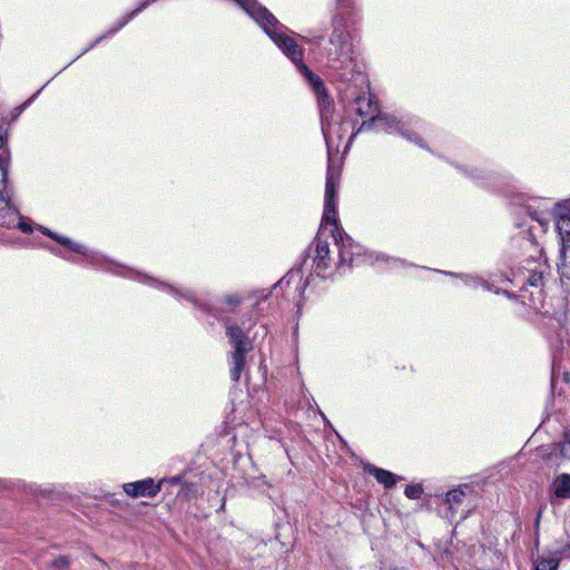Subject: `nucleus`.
Instances as JSON below:
<instances>
[{"label": "nucleus", "instance_id": "20e7f679", "mask_svg": "<svg viewBox=\"0 0 570 570\" xmlns=\"http://www.w3.org/2000/svg\"><path fill=\"white\" fill-rule=\"evenodd\" d=\"M337 185L338 174L330 165L326 174L324 213L321 225L322 233H324L327 229L328 225L337 224Z\"/></svg>", "mask_w": 570, "mask_h": 570}, {"label": "nucleus", "instance_id": "ddd939ff", "mask_svg": "<svg viewBox=\"0 0 570 570\" xmlns=\"http://www.w3.org/2000/svg\"><path fill=\"white\" fill-rule=\"evenodd\" d=\"M367 471L377 480V482L383 484L386 489L393 488L396 483L397 476L387 470L376 466H368Z\"/></svg>", "mask_w": 570, "mask_h": 570}, {"label": "nucleus", "instance_id": "9b49d317", "mask_svg": "<svg viewBox=\"0 0 570 570\" xmlns=\"http://www.w3.org/2000/svg\"><path fill=\"white\" fill-rule=\"evenodd\" d=\"M356 104V111L361 117H370L372 119V116H375V111L377 109L376 104L372 102V98L368 96H360L355 100ZM372 128V120L370 122H363L361 127L357 129V132L362 130H368Z\"/></svg>", "mask_w": 570, "mask_h": 570}, {"label": "nucleus", "instance_id": "4c0bfd02", "mask_svg": "<svg viewBox=\"0 0 570 570\" xmlns=\"http://www.w3.org/2000/svg\"><path fill=\"white\" fill-rule=\"evenodd\" d=\"M465 518H466V513L461 515V519H465Z\"/></svg>", "mask_w": 570, "mask_h": 570}, {"label": "nucleus", "instance_id": "72a5a7b5", "mask_svg": "<svg viewBox=\"0 0 570 570\" xmlns=\"http://www.w3.org/2000/svg\"><path fill=\"white\" fill-rule=\"evenodd\" d=\"M482 285L484 286L485 289L491 291V287L487 282H482Z\"/></svg>", "mask_w": 570, "mask_h": 570}, {"label": "nucleus", "instance_id": "c85d7f7f", "mask_svg": "<svg viewBox=\"0 0 570 570\" xmlns=\"http://www.w3.org/2000/svg\"><path fill=\"white\" fill-rule=\"evenodd\" d=\"M19 228L23 232V233H30L31 229L29 227V225H27L26 223H19Z\"/></svg>", "mask_w": 570, "mask_h": 570}, {"label": "nucleus", "instance_id": "5701e85b", "mask_svg": "<svg viewBox=\"0 0 570 570\" xmlns=\"http://www.w3.org/2000/svg\"><path fill=\"white\" fill-rule=\"evenodd\" d=\"M302 269L301 268H293L292 271H289L286 276H284L278 285L281 287H283L285 284L286 285H289L291 283H293L295 279H297L298 282L302 279Z\"/></svg>", "mask_w": 570, "mask_h": 570}, {"label": "nucleus", "instance_id": "473e14b6", "mask_svg": "<svg viewBox=\"0 0 570 570\" xmlns=\"http://www.w3.org/2000/svg\"><path fill=\"white\" fill-rule=\"evenodd\" d=\"M40 91H37L32 97H30V99L23 105L22 108H24L27 105L31 104V101L37 97V95L39 94Z\"/></svg>", "mask_w": 570, "mask_h": 570}, {"label": "nucleus", "instance_id": "c9c22d12", "mask_svg": "<svg viewBox=\"0 0 570 570\" xmlns=\"http://www.w3.org/2000/svg\"><path fill=\"white\" fill-rule=\"evenodd\" d=\"M442 273H443V274H446V271H443ZM448 275L456 276V275H455V274H453V273H448Z\"/></svg>", "mask_w": 570, "mask_h": 570}, {"label": "nucleus", "instance_id": "f704fd0d", "mask_svg": "<svg viewBox=\"0 0 570 570\" xmlns=\"http://www.w3.org/2000/svg\"><path fill=\"white\" fill-rule=\"evenodd\" d=\"M177 482H179V478L175 476L171 479V483H177Z\"/></svg>", "mask_w": 570, "mask_h": 570}, {"label": "nucleus", "instance_id": "412c9836", "mask_svg": "<svg viewBox=\"0 0 570 570\" xmlns=\"http://www.w3.org/2000/svg\"><path fill=\"white\" fill-rule=\"evenodd\" d=\"M559 562V558H541L537 561L534 570H557Z\"/></svg>", "mask_w": 570, "mask_h": 570}, {"label": "nucleus", "instance_id": "c756f323", "mask_svg": "<svg viewBox=\"0 0 570 570\" xmlns=\"http://www.w3.org/2000/svg\"><path fill=\"white\" fill-rule=\"evenodd\" d=\"M322 37H313L312 39L307 40L312 45L320 46L321 45Z\"/></svg>", "mask_w": 570, "mask_h": 570}, {"label": "nucleus", "instance_id": "f8f14e48", "mask_svg": "<svg viewBox=\"0 0 570 570\" xmlns=\"http://www.w3.org/2000/svg\"><path fill=\"white\" fill-rule=\"evenodd\" d=\"M465 497H466V494L461 487L446 492L445 499H444V504L448 505L446 518L449 520L454 519L455 513H456L459 507L462 505Z\"/></svg>", "mask_w": 570, "mask_h": 570}, {"label": "nucleus", "instance_id": "cd10ccee", "mask_svg": "<svg viewBox=\"0 0 570 570\" xmlns=\"http://www.w3.org/2000/svg\"><path fill=\"white\" fill-rule=\"evenodd\" d=\"M363 253V248L361 247V249H354V258H355V262L354 264H360L363 262L362 259V254Z\"/></svg>", "mask_w": 570, "mask_h": 570}, {"label": "nucleus", "instance_id": "393cba45", "mask_svg": "<svg viewBox=\"0 0 570 570\" xmlns=\"http://www.w3.org/2000/svg\"><path fill=\"white\" fill-rule=\"evenodd\" d=\"M68 566H69V559L65 556H60V557L56 558L55 560H52V562H51V567L57 568V569H63Z\"/></svg>", "mask_w": 570, "mask_h": 570}, {"label": "nucleus", "instance_id": "7c9ffc66", "mask_svg": "<svg viewBox=\"0 0 570 570\" xmlns=\"http://www.w3.org/2000/svg\"><path fill=\"white\" fill-rule=\"evenodd\" d=\"M337 6L340 9L348 7V0H337Z\"/></svg>", "mask_w": 570, "mask_h": 570}, {"label": "nucleus", "instance_id": "4be33fe9", "mask_svg": "<svg viewBox=\"0 0 570 570\" xmlns=\"http://www.w3.org/2000/svg\"><path fill=\"white\" fill-rule=\"evenodd\" d=\"M529 215L532 219L537 220L541 227H547L549 224V213L542 210H532L531 207H528Z\"/></svg>", "mask_w": 570, "mask_h": 570}, {"label": "nucleus", "instance_id": "9d476101", "mask_svg": "<svg viewBox=\"0 0 570 570\" xmlns=\"http://www.w3.org/2000/svg\"><path fill=\"white\" fill-rule=\"evenodd\" d=\"M125 493L131 498H154L160 491V483L156 484L150 478L122 484Z\"/></svg>", "mask_w": 570, "mask_h": 570}, {"label": "nucleus", "instance_id": "4468645a", "mask_svg": "<svg viewBox=\"0 0 570 570\" xmlns=\"http://www.w3.org/2000/svg\"><path fill=\"white\" fill-rule=\"evenodd\" d=\"M553 494L559 499H570V474L562 473L554 480Z\"/></svg>", "mask_w": 570, "mask_h": 570}, {"label": "nucleus", "instance_id": "6e6552de", "mask_svg": "<svg viewBox=\"0 0 570 570\" xmlns=\"http://www.w3.org/2000/svg\"><path fill=\"white\" fill-rule=\"evenodd\" d=\"M556 228L560 237L558 271L561 277L570 279V228L564 227L563 220H557Z\"/></svg>", "mask_w": 570, "mask_h": 570}, {"label": "nucleus", "instance_id": "e433bc0d", "mask_svg": "<svg viewBox=\"0 0 570 570\" xmlns=\"http://www.w3.org/2000/svg\"><path fill=\"white\" fill-rule=\"evenodd\" d=\"M356 132L352 134V136L350 137V141L355 137Z\"/></svg>", "mask_w": 570, "mask_h": 570}, {"label": "nucleus", "instance_id": "bb28decb", "mask_svg": "<svg viewBox=\"0 0 570 570\" xmlns=\"http://www.w3.org/2000/svg\"><path fill=\"white\" fill-rule=\"evenodd\" d=\"M458 276L461 277L462 279H464L465 284H468V285H471V284L478 285L480 283L476 277H473L470 275H458Z\"/></svg>", "mask_w": 570, "mask_h": 570}, {"label": "nucleus", "instance_id": "a211bd4d", "mask_svg": "<svg viewBox=\"0 0 570 570\" xmlns=\"http://www.w3.org/2000/svg\"><path fill=\"white\" fill-rule=\"evenodd\" d=\"M554 218L556 222L563 220L564 227L570 228V202L556 205Z\"/></svg>", "mask_w": 570, "mask_h": 570}, {"label": "nucleus", "instance_id": "423d86ee", "mask_svg": "<svg viewBox=\"0 0 570 570\" xmlns=\"http://www.w3.org/2000/svg\"><path fill=\"white\" fill-rule=\"evenodd\" d=\"M330 234L338 250V267L352 266L355 262L354 249H361V245L354 240L338 227V224L328 225Z\"/></svg>", "mask_w": 570, "mask_h": 570}, {"label": "nucleus", "instance_id": "0eeeda50", "mask_svg": "<svg viewBox=\"0 0 570 570\" xmlns=\"http://www.w3.org/2000/svg\"><path fill=\"white\" fill-rule=\"evenodd\" d=\"M313 246L314 256L312 261L314 271L318 276H325L331 269L334 261L331 255L330 244L318 235L315 238Z\"/></svg>", "mask_w": 570, "mask_h": 570}, {"label": "nucleus", "instance_id": "39448f33", "mask_svg": "<svg viewBox=\"0 0 570 570\" xmlns=\"http://www.w3.org/2000/svg\"><path fill=\"white\" fill-rule=\"evenodd\" d=\"M372 127L389 134H399L411 142L424 148V144L414 129L410 125L396 119L394 116L382 114L372 116Z\"/></svg>", "mask_w": 570, "mask_h": 570}, {"label": "nucleus", "instance_id": "dca6fc26", "mask_svg": "<svg viewBox=\"0 0 570 570\" xmlns=\"http://www.w3.org/2000/svg\"><path fill=\"white\" fill-rule=\"evenodd\" d=\"M4 144V131L0 126V180L4 183L8 179V168H9V155L6 149H3Z\"/></svg>", "mask_w": 570, "mask_h": 570}, {"label": "nucleus", "instance_id": "a878e982", "mask_svg": "<svg viewBox=\"0 0 570 570\" xmlns=\"http://www.w3.org/2000/svg\"><path fill=\"white\" fill-rule=\"evenodd\" d=\"M242 298L237 294H229L225 296V302L228 305H238Z\"/></svg>", "mask_w": 570, "mask_h": 570}, {"label": "nucleus", "instance_id": "2eb2a0df", "mask_svg": "<svg viewBox=\"0 0 570 570\" xmlns=\"http://www.w3.org/2000/svg\"><path fill=\"white\" fill-rule=\"evenodd\" d=\"M557 454L563 459L570 460V429L564 432L563 440L556 444L553 452L549 453L546 460L550 461L552 455Z\"/></svg>", "mask_w": 570, "mask_h": 570}, {"label": "nucleus", "instance_id": "f03ea898", "mask_svg": "<svg viewBox=\"0 0 570 570\" xmlns=\"http://www.w3.org/2000/svg\"><path fill=\"white\" fill-rule=\"evenodd\" d=\"M323 52L327 68L337 79L344 82L358 81L361 85L367 82L362 65L354 53L352 38L341 12L332 19V32Z\"/></svg>", "mask_w": 570, "mask_h": 570}, {"label": "nucleus", "instance_id": "2f4dec72", "mask_svg": "<svg viewBox=\"0 0 570 570\" xmlns=\"http://www.w3.org/2000/svg\"><path fill=\"white\" fill-rule=\"evenodd\" d=\"M542 517V510L540 509L538 514H537V519H535V525L539 527V523H540V519Z\"/></svg>", "mask_w": 570, "mask_h": 570}, {"label": "nucleus", "instance_id": "1a4fd4ad", "mask_svg": "<svg viewBox=\"0 0 570 570\" xmlns=\"http://www.w3.org/2000/svg\"><path fill=\"white\" fill-rule=\"evenodd\" d=\"M40 229L42 234L58 242L63 248L83 255L87 258V261L90 262L91 264H99L102 261V257L98 253L89 250L86 246L76 243L68 237L59 236L58 234L51 232L48 228L40 227Z\"/></svg>", "mask_w": 570, "mask_h": 570}, {"label": "nucleus", "instance_id": "f257e3e1", "mask_svg": "<svg viewBox=\"0 0 570 570\" xmlns=\"http://www.w3.org/2000/svg\"><path fill=\"white\" fill-rule=\"evenodd\" d=\"M233 1L236 2L252 19H254L273 40V42L292 60L293 63H295L297 69L312 86L318 101L324 105H330V97L322 79L303 62V49L286 33L287 28L256 0Z\"/></svg>", "mask_w": 570, "mask_h": 570}, {"label": "nucleus", "instance_id": "7ed1b4c3", "mask_svg": "<svg viewBox=\"0 0 570 570\" xmlns=\"http://www.w3.org/2000/svg\"><path fill=\"white\" fill-rule=\"evenodd\" d=\"M226 335L233 346L229 358L230 377L234 382H238L245 367L246 354L253 350V342L248 338L247 333L236 324L226 325Z\"/></svg>", "mask_w": 570, "mask_h": 570}, {"label": "nucleus", "instance_id": "f3484780", "mask_svg": "<svg viewBox=\"0 0 570 570\" xmlns=\"http://www.w3.org/2000/svg\"><path fill=\"white\" fill-rule=\"evenodd\" d=\"M528 275H524V279L527 281V284H529L532 287H540L543 285V277H544V268L542 266H539L534 269H528Z\"/></svg>", "mask_w": 570, "mask_h": 570}, {"label": "nucleus", "instance_id": "aec40b11", "mask_svg": "<svg viewBox=\"0 0 570 570\" xmlns=\"http://www.w3.org/2000/svg\"><path fill=\"white\" fill-rule=\"evenodd\" d=\"M348 121H342L341 124H330V122H322V131H323V136L327 142V145L330 144V140L332 139V136L334 134H337L338 135V129L341 128V126H348Z\"/></svg>", "mask_w": 570, "mask_h": 570}, {"label": "nucleus", "instance_id": "b1692460", "mask_svg": "<svg viewBox=\"0 0 570 570\" xmlns=\"http://www.w3.org/2000/svg\"><path fill=\"white\" fill-rule=\"evenodd\" d=\"M405 495L409 499H419L423 493V488L420 484H411L405 488Z\"/></svg>", "mask_w": 570, "mask_h": 570}, {"label": "nucleus", "instance_id": "6ab92c4d", "mask_svg": "<svg viewBox=\"0 0 570 570\" xmlns=\"http://www.w3.org/2000/svg\"><path fill=\"white\" fill-rule=\"evenodd\" d=\"M157 283L159 284V286H160L163 289L168 291L170 294H173V295H175V296H177V297L181 296V297H184L185 299L190 301V302H193V303H194V304H196V305L198 304V301L195 298V295H194V293H193V292H190V291H188V289H185V291L183 292V291H179V289H177V288L173 287L171 285H168V284H165V283H159V282H157Z\"/></svg>", "mask_w": 570, "mask_h": 570}]
</instances>
